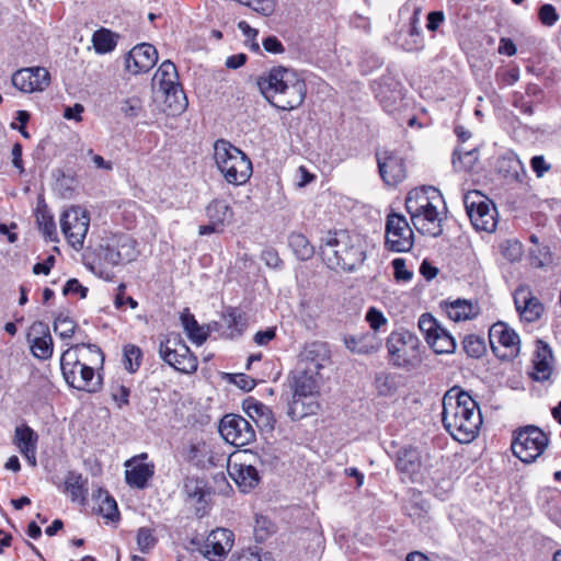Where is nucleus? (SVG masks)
Segmentation results:
<instances>
[{"mask_svg":"<svg viewBox=\"0 0 561 561\" xmlns=\"http://www.w3.org/2000/svg\"><path fill=\"white\" fill-rule=\"evenodd\" d=\"M493 353L501 359H513L519 354V336L504 322L494 323L489 330Z\"/></svg>","mask_w":561,"mask_h":561,"instance_id":"dca6fc26","label":"nucleus"},{"mask_svg":"<svg viewBox=\"0 0 561 561\" xmlns=\"http://www.w3.org/2000/svg\"><path fill=\"white\" fill-rule=\"evenodd\" d=\"M159 355L168 365L180 373L193 374L197 370V358L179 334H169L161 341Z\"/></svg>","mask_w":561,"mask_h":561,"instance_id":"9d476101","label":"nucleus"},{"mask_svg":"<svg viewBox=\"0 0 561 561\" xmlns=\"http://www.w3.org/2000/svg\"><path fill=\"white\" fill-rule=\"evenodd\" d=\"M320 253L330 268L354 271L366 260V251L362 237L346 230L328 232L322 239Z\"/></svg>","mask_w":561,"mask_h":561,"instance_id":"39448f33","label":"nucleus"},{"mask_svg":"<svg viewBox=\"0 0 561 561\" xmlns=\"http://www.w3.org/2000/svg\"><path fill=\"white\" fill-rule=\"evenodd\" d=\"M181 323L191 342L198 346L202 345L209 336L208 328L198 324L195 317L188 311V309H185L181 313Z\"/></svg>","mask_w":561,"mask_h":561,"instance_id":"c9c22d12","label":"nucleus"},{"mask_svg":"<svg viewBox=\"0 0 561 561\" xmlns=\"http://www.w3.org/2000/svg\"><path fill=\"white\" fill-rule=\"evenodd\" d=\"M13 444L27 463L35 468L37 466L38 434L26 424L19 425L14 430Z\"/></svg>","mask_w":561,"mask_h":561,"instance_id":"393cba45","label":"nucleus"},{"mask_svg":"<svg viewBox=\"0 0 561 561\" xmlns=\"http://www.w3.org/2000/svg\"><path fill=\"white\" fill-rule=\"evenodd\" d=\"M379 174L382 181L394 186L402 182L407 176V168L404 160L394 151L382 150L376 153Z\"/></svg>","mask_w":561,"mask_h":561,"instance_id":"6ab92c4d","label":"nucleus"},{"mask_svg":"<svg viewBox=\"0 0 561 561\" xmlns=\"http://www.w3.org/2000/svg\"><path fill=\"white\" fill-rule=\"evenodd\" d=\"M256 84L265 100L282 111L299 107L307 95L306 81L300 73L283 66L263 72Z\"/></svg>","mask_w":561,"mask_h":561,"instance_id":"7ed1b4c3","label":"nucleus"},{"mask_svg":"<svg viewBox=\"0 0 561 561\" xmlns=\"http://www.w3.org/2000/svg\"><path fill=\"white\" fill-rule=\"evenodd\" d=\"M59 224L68 244L76 251L81 250L90 228L89 211L78 205L70 206L60 215Z\"/></svg>","mask_w":561,"mask_h":561,"instance_id":"9b49d317","label":"nucleus"},{"mask_svg":"<svg viewBox=\"0 0 561 561\" xmlns=\"http://www.w3.org/2000/svg\"><path fill=\"white\" fill-rule=\"evenodd\" d=\"M442 422L449 435L461 444L471 443L479 434L482 415L476 400L458 388L443 397Z\"/></svg>","mask_w":561,"mask_h":561,"instance_id":"f257e3e1","label":"nucleus"},{"mask_svg":"<svg viewBox=\"0 0 561 561\" xmlns=\"http://www.w3.org/2000/svg\"><path fill=\"white\" fill-rule=\"evenodd\" d=\"M26 340L35 358L46 360L53 356L54 342L45 322L35 321L28 329Z\"/></svg>","mask_w":561,"mask_h":561,"instance_id":"aec40b11","label":"nucleus"},{"mask_svg":"<svg viewBox=\"0 0 561 561\" xmlns=\"http://www.w3.org/2000/svg\"><path fill=\"white\" fill-rule=\"evenodd\" d=\"M501 254L510 262H517L523 256V244L516 239L504 240L500 243Z\"/></svg>","mask_w":561,"mask_h":561,"instance_id":"09e8293b","label":"nucleus"},{"mask_svg":"<svg viewBox=\"0 0 561 561\" xmlns=\"http://www.w3.org/2000/svg\"><path fill=\"white\" fill-rule=\"evenodd\" d=\"M343 343L351 353L358 355L377 353L382 346L378 334L370 332L344 335Z\"/></svg>","mask_w":561,"mask_h":561,"instance_id":"a878e982","label":"nucleus"},{"mask_svg":"<svg viewBox=\"0 0 561 561\" xmlns=\"http://www.w3.org/2000/svg\"><path fill=\"white\" fill-rule=\"evenodd\" d=\"M445 15L443 11H433L430 12L427 15V24L426 27L430 31H436L439 25L444 22Z\"/></svg>","mask_w":561,"mask_h":561,"instance_id":"338daca9","label":"nucleus"},{"mask_svg":"<svg viewBox=\"0 0 561 561\" xmlns=\"http://www.w3.org/2000/svg\"><path fill=\"white\" fill-rule=\"evenodd\" d=\"M204 483L198 479H186L184 483V490L186 494L192 499H197L198 501L203 499Z\"/></svg>","mask_w":561,"mask_h":561,"instance_id":"13d9d810","label":"nucleus"},{"mask_svg":"<svg viewBox=\"0 0 561 561\" xmlns=\"http://www.w3.org/2000/svg\"><path fill=\"white\" fill-rule=\"evenodd\" d=\"M234 535L226 528L213 530L206 538L202 554L211 560L213 557L225 558L232 549Z\"/></svg>","mask_w":561,"mask_h":561,"instance_id":"b1692460","label":"nucleus"},{"mask_svg":"<svg viewBox=\"0 0 561 561\" xmlns=\"http://www.w3.org/2000/svg\"><path fill=\"white\" fill-rule=\"evenodd\" d=\"M148 455L142 453L125 461V479L128 485L137 489L146 488L154 473V465L146 462Z\"/></svg>","mask_w":561,"mask_h":561,"instance_id":"412c9836","label":"nucleus"},{"mask_svg":"<svg viewBox=\"0 0 561 561\" xmlns=\"http://www.w3.org/2000/svg\"><path fill=\"white\" fill-rule=\"evenodd\" d=\"M65 491L70 494L71 501L83 504L88 496V479L79 472L69 471L65 479Z\"/></svg>","mask_w":561,"mask_h":561,"instance_id":"e433bc0d","label":"nucleus"},{"mask_svg":"<svg viewBox=\"0 0 561 561\" xmlns=\"http://www.w3.org/2000/svg\"><path fill=\"white\" fill-rule=\"evenodd\" d=\"M158 61V51L151 44L136 45L126 56V69L138 75L149 71Z\"/></svg>","mask_w":561,"mask_h":561,"instance_id":"4be33fe9","label":"nucleus"},{"mask_svg":"<svg viewBox=\"0 0 561 561\" xmlns=\"http://www.w3.org/2000/svg\"><path fill=\"white\" fill-rule=\"evenodd\" d=\"M534 371L531 377L536 381H546L550 378L553 370V354L548 343L542 340L536 342V351L534 355Z\"/></svg>","mask_w":561,"mask_h":561,"instance_id":"bb28decb","label":"nucleus"},{"mask_svg":"<svg viewBox=\"0 0 561 561\" xmlns=\"http://www.w3.org/2000/svg\"><path fill=\"white\" fill-rule=\"evenodd\" d=\"M11 81L21 92H42L50 83V73L44 67L22 68L13 73Z\"/></svg>","mask_w":561,"mask_h":561,"instance_id":"a211bd4d","label":"nucleus"},{"mask_svg":"<svg viewBox=\"0 0 561 561\" xmlns=\"http://www.w3.org/2000/svg\"><path fill=\"white\" fill-rule=\"evenodd\" d=\"M260 461L259 455L249 449L236 451L227 458L228 473L243 492L257 485L256 463Z\"/></svg>","mask_w":561,"mask_h":561,"instance_id":"6e6552de","label":"nucleus"},{"mask_svg":"<svg viewBox=\"0 0 561 561\" xmlns=\"http://www.w3.org/2000/svg\"><path fill=\"white\" fill-rule=\"evenodd\" d=\"M152 84L157 87L159 91L167 89L172 90L179 87V76L175 65L170 60H164L154 72Z\"/></svg>","mask_w":561,"mask_h":561,"instance_id":"72a5a7b5","label":"nucleus"},{"mask_svg":"<svg viewBox=\"0 0 561 561\" xmlns=\"http://www.w3.org/2000/svg\"><path fill=\"white\" fill-rule=\"evenodd\" d=\"M92 43L98 54H107L116 47V37L107 28H100L92 35Z\"/></svg>","mask_w":561,"mask_h":561,"instance_id":"79ce46f5","label":"nucleus"},{"mask_svg":"<svg viewBox=\"0 0 561 561\" xmlns=\"http://www.w3.org/2000/svg\"><path fill=\"white\" fill-rule=\"evenodd\" d=\"M548 437L537 426H526L519 430L513 442L512 451L523 462L535 461L546 449Z\"/></svg>","mask_w":561,"mask_h":561,"instance_id":"f8f14e48","label":"nucleus"},{"mask_svg":"<svg viewBox=\"0 0 561 561\" xmlns=\"http://www.w3.org/2000/svg\"><path fill=\"white\" fill-rule=\"evenodd\" d=\"M288 242L299 260L306 261L313 256L314 248L302 233H291Z\"/></svg>","mask_w":561,"mask_h":561,"instance_id":"a19ab883","label":"nucleus"},{"mask_svg":"<svg viewBox=\"0 0 561 561\" xmlns=\"http://www.w3.org/2000/svg\"><path fill=\"white\" fill-rule=\"evenodd\" d=\"M221 437L230 445L241 447L255 440L252 424L239 414H227L219 423Z\"/></svg>","mask_w":561,"mask_h":561,"instance_id":"f3484780","label":"nucleus"},{"mask_svg":"<svg viewBox=\"0 0 561 561\" xmlns=\"http://www.w3.org/2000/svg\"><path fill=\"white\" fill-rule=\"evenodd\" d=\"M206 215L210 222L222 229L233 220V210L224 199H214L206 207Z\"/></svg>","mask_w":561,"mask_h":561,"instance_id":"f704fd0d","label":"nucleus"},{"mask_svg":"<svg viewBox=\"0 0 561 561\" xmlns=\"http://www.w3.org/2000/svg\"><path fill=\"white\" fill-rule=\"evenodd\" d=\"M330 359V351L325 343L313 342L307 345L301 353V360L305 363L304 370L319 375V370Z\"/></svg>","mask_w":561,"mask_h":561,"instance_id":"cd10ccee","label":"nucleus"},{"mask_svg":"<svg viewBox=\"0 0 561 561\" xmlns=\"http://www.w3.org/2000/svg\"><path fill=\"white\" fill-rule=\"evenodd\" d=\"M137 543L142 552H147L153 548L156 539L153 537L152 530L145 527L140 528L137 534Z\"/></svg>","mask_w":561,"mask_h":561,"instance_id":"6e6d98bb","label":"nucleus"},{"mask_svg":"<svg viewBox=\"0 0 561 561\" xmlns=\"http://www.w3.org/2000/svg\"><path fill=\"white\" fill-rule=\"evenodd\" d=\"M263 47L266 51L272 54H282L284 46L276 36H268L263 41Z\"/></svg>","mask_w":561,"mask_h":561,"instance_id":"69168bd1","label":"nucleus"},{"mask_svg":"<svg viewBox=\"0 0 561 561\" xmlns=\"http://www.w3.org/2000/svg\"><path fill=\"white\" fill-rule=\"evenodd\" d=\"M317 376L314 373L304 369L295 373L290 381L291 398L319 394V380Z\"/></svg>","mask_w":561,"mask_h":561,"instance_id":"c756f323","label":"nucleus"},{"mask_svg":"<svg viewBox=\"0 0 561 561\" xmlns=\"http://www.w3.org/2000/svg\"><path fill=\"white\" fill-rule=\"evenodd\" d=\"M244 411L257 426L270 430L274 428L275 419L267 405L251 399L244 402Z\"/></svg>","mask_w":561,"mask_h":561,"instance_id":"473e14b6","label":"nucleus"},{"mask_svg":"<svg viewBox=\"0 0 561 561\" xmlns=\"http://www.w3.org/2000/svg\"><path fill=\"white\" fill-rule=\"evenodd\" d=\"M478 161V151L476 149L463 150L457 148L454 152L453 164L456 170L469 171Z\"/></svg>","mask_w":561,"mask_h":561,"instance_id":"c03bdc74","label":"nucleus"},{"mask_svg":"<svg viewBox=\"0 0 561 561\" xmlns=\"http://www.w3.org/2000/svg\"><path fill=\"white\" fill-rule=\"evenodd\" d=\"M87 291L88 289L83 287L76 278L69 279L62 289L64 295L79 294L81 298L87 296Z\"/></svg>","mask_w":561,"mask_h":561,"instance_id":"e2e57ef3","label":"nucleus"},{"mask_svg":"<svg viewBox=\"0 0 561 561\" xmlns=\"http://www.w3.org/2000/svg\"><path fill=\"white\" fill-rule=\"evenodd\" d=\"M112 399L116 402L118 408L128 404V398L130 394L129 388L124 385L117 383L112 387L111 390Z\"/></svg>","mask_w":561,"mask_h":561,"instance_id":"4d7b16f0","label":"nucleus"},{"mask_svg":"<svg viewBox=\"0 0 561 561\" xmlns=\"http://www.w3.org/2000/svg\"><path fill=\"white\" fill-rule=\"evenodd\" d=\"M77 329V324L73 319L68 314L59 313L54 321V331L61 340H70Z\"/></svg>","mask_w":561,"mask_h":561,"instance_id":"a18cd8bd","label":"nucleus"},{"mask_svg":"<svg viewBox=\"0 0 561 561\" xmlns=\"http://www.w3.org/2000/svg\"><path fill=\"white\" fill-rule=\"evenodd\" d=\"M501 168L508 181L523 183L527 178L525 165L517 156L505 158Z\"/></svg>","mask_w":561,"mask_h":561,"instance_id":"ea45409f","label":"nucleus"},{"mask_svg":"<svg viewBox=\"0 0 561 561\" xmlns=\"http://www.w3.org/2000/svg\"><path fill=\"white\" fill-rule=\"evenodd\" d=\"M214 161L217 170L228 184H245L253 173L250 158L230 141L218 139L214 144Z\"/></svg>","mask_w":561,"mask_h":561,"instance_id":"423d86ee","label":"nucleus"},{"mask_svg":"<svg viewBox=\"0 0 561 561\" xmlns=\"http://www.w3.org/2000/svg\"><path fill=\"white\" fill-rule=\"evenodd\" d=\"M538 18L541 24L551 27L558 22L559 14L552 4L546 3L540 7L538 11Z\"/></svg>","mask_w":561,"mask_h":561,"instance_id":"603ef678","label":"nucleus"},{"mask_svg":"<svg viewBox=\"0 0 561 561\" xmlns=\"http://www.w3.org/2000/svg\"><path fill=\"white\" fill-rule=\"evenodd\" d=\"M365 321L368 323L369 328L371 329L370 333L380 332L382 329H385L388 325V319L383 314L382 311L377 309L376 307H369L366 314H365Z\"/></svg>","mask_w":561,"mask_h":561,"instance_id":"8fccbe9b","label":"nucleus"},{"mask_svg":"<svg viewBox=\"0 0 561 561\" xmlns=\"http://www.w3.org/2000/svg\"><path fill=\"white\" fill-rule=\"evenodd\" d=\"M142 352L141 350L134 345L127 344L123 348V364L126 370L129 373H135L141 364Z\"/></svg>","mask_w":561,"mask_h":561,"instance_id":"de8ad7c7","label":"nucleus"},{"mask_svg":"<svg viewBox=\"0 0 561 561\" xmlns=\"http://www.w3.org/2000/svg\"><path fill=\"white\" fill-rule=\"evenodd\" d=\"M530 167L538 178H542L551 169V164L545 160L543 156L533 157Z\"/></svg>","mask_w":561,"mask_h":561,"instance_id":"052dcab7","label":"nucleus"},{"mask_svg":"<svg viewBox=\"0 0 561 561\" xmlns=\"http://www.w3.org/2000/svg\"><path fill=\"white\" fill-rule=\"evenodd\" d=\"M98 504V512L106 519L114 520L118 517V508L116 501L106 491H99L95 499Z\"/></svg>","mask_w":561,"mask_h":561,"instance_id":"37998d69","label":"nucleus"},{"mask_svg":"<svg viewBox=\"0 0 561 561\" xmlns=\"http://www.w3.org/2000/svg\"><path fill=\"white\" fill-rule=\"evenodd\" d=\"M392 267L394 271V277L397 280H410L412 278V273L407 268L405 260L402 257H397L392 261Z\"/></svg>","mask_w":561,"mask_h":561,"instance_id":"bf43d9fd","label":"nucleus"},{"mask_svg":"<svg viewBox=\"0 0 561 561\" xmlns=\"http://www.w3.org/2000/svg\"><path fill=\"white\" fill-rule=\"evenodd\" d=\"M261 259L272 268H279L283 264L277 251L272 248L264 250L261 254Z\"/></svg>","mask_w":561,"mask_h":561,"instance_id":"680f3d73","label":"nucleus"},{"mask_svg":"<svg viewBox=\"0 0 561 561\" xmlns=\"http://www.w3.org/2000/svg\"><path fill=\"white\" fill-rule=\"evenodd\" d=\"M275 329L268 328L264 331H259L254 335V342L257 345H266L268 342H271L275 337Z\"/></svg>","mask_w":561,"mask_h":561,"instance_id":"774afa93","label":"nucleus"},{"mask_svg":"<svg viewBox=\"0 0 561 561\" xmlns=\"http://www.w3.org/2000/svg\"><path fill=\"white\" fill-rule=\"evenodd\" d=\"M225 320L229 328H233L230 332V336L234 337L242 333L243 330V322H242V316L238 313L236 310H230L226 316Z\"/></svg>","mask_w":561,"mask_h":561,"instance_id":"5fc2aeb1","label":"nucleus"},{"mask_svg":"<svg viewBox=\"0 0 561 561\" xmlns=\"http://www.w3.org/2000/svg\"><path fill=\"white\" fill-rule=\"evenodd\" d=\"M141 101L137 96L123 100L121 105L122 113L127 117H136L141 111Z\"/></svg>","mask_w":561,"mask_h":561,"instance_id":"864d4df0","label":"nucleus"},{"mask_svg":"<svg viewBox=\"0 0 561 561\" xmlns=\"http://www.w3.org/2000/svg\"><path fill=\"white\" fill-rule=\"evenodd\" d=\"M514 304L522 320L535 322L542 312L543 306L528 286L522 285L514 291Z\"/></svg>","mask_w":561,"mask_h":561,"instance_id":"5701e85b","label":"nucleus"},{"mask_svg":"<svg viewBox=\"0 0 561 561\" xmlns=\"http://www.w3.org/2000/svg\"><path fill=\"white\" fill-rule=\"evenodd\" d=\"M164 95L163 103L165 105V111L170 115L181 114L187 106L186 96L181 88V85L175 87L174 89H167L161 91Z\"/></svg>","mask_w":561,"mask_h":561,"instance_id":"58836bf2","label":"nucleus"},{"mask_svg":"<svg viewBox=\"0 0 561 561\" xmlns=\"http://www.w3.org/2000/svg\"><path fill=\"white\" fill-rule=\"evenodd\" d=\"M419 329L436 354H453L455 352L456 341L454 336L432 314L423 313L420 317Z\"/></svg>","mask_w":561,"mask_h":561,"instance_id":"2eb2a0df","label":"nucleus"},{"mask_svg":"<svg viewBox=\"0 0 561 561\" xmlns=\"http://www.w3.org/2000/svg\"><path fill=\"white\" fill-rule=\"evenodd\" d=\"M126 286L121 284L118 287V293L115 297L114 304L116 308H122L125 304H128L131 309L137 308L138 302L133 297H125Z\"/></svg>","mask_w":561,"mask_h":561,"instance_id":"0e129e2a","label":"nucleus"},{"mask_svg":"<svg viewBox=\"0 0 561 561\" xmlns=\"http://www.w3.org/2000/svg\"><path fill=\"white\" fill-rule=\"evenodd\" d=\"M386 347L389 363L397 368L412 370L419 368L423 362L422 343L409 330L392 331L386 340Z\"/></svg>","mask_w":561,"mask_h":561,"instance_id":"0eeeda50","label":"nucleus"},{"mask_svg":"<svg viewBox=\"0 0 561 561\" xmlns=\"http://www.w3.org/2000/svg\"><path fill=\"white\" fill-rule=\"evenodd\" d=\"M465 207L476 230L493 232L497 226V210L493 202L479 191L468 192Z\"/></svg>","mask_w":561,"mask_h":561,"instance_id":"1a4fd4ad","label":"nucleus"},{"mask_svg":"<svg viewBox=\"0 0 561 561\" xmlns=\"http://www.w3.org/2000/svg\"><path fill=\"white\" fill-rule=\"evenodd\" d=\"M445 203L440 192L433 186L411 190L405 198V209L414 228L423 236L438 237L443 232V214Z\"/></svg>","mask_w":561,"mask_h":561,"instance_id":"20e7f679","label":"nucleus"},{"mask_svg":"<svg viewBox=\"0 0 561 561\" xmlns=\"http://www.w3.org/2000/svg\"><path fill=\"white\" fill-rule=\"evenodd\" d=\"M138 255L137 242L128 234H112L100 245V256L113 266L130 263Z\"/></svg>","mask_w":561,"mask_h":561,"instance_id":"ddd939ff","label":"nucleus"},{"mask_svg":"<svg viewBox=\"0 0 561 561\" xmlns=\"http://www.w3.org/2000/svg\"><path fill=\"white\" fill-rule=\"evenodd\" d=\"M465 352L473 358H479L485 353L484 340L477 335H468L462 341Z\"/></svg>","mask_w":561,"mask_h":561,"instance_id":"3c124183","label":"nucleus"},{"mask_svg":"<svg viewBox=\"0 0 561 561\" xmlns=\"http://www.w3.org/2000/svg\"><path fill=\"white\" fill-rule=\"evenodd\" d=\"M104 355L94 344H76L67 348L60 357V368L65 381L72 388L96 392L101 389L102 378L95 369L103 366Z\"/></svg>","mask_w":561,"mask_h":561,"instance_id":"f03ea898","label":"nucleus"},{"mask_svg":"<svg viewBox=\"0 0 561 561\" xmlns=\"http://www.w3.org/2000/svg\"><path fill=\"white\" fill-rule=\"evenodd\" d=\"M318 397L319 394L291 398L287 411L288 416L293 421H298L306 416L317 414L320 409Z\"/></svg>","mask_w":561,"mask_h":561,"instance_id":"2f4dec72","label":"nucleus"},{"mask_svg":"<svg viewBox=\"0 0 561 561\" xmlns=\"http://www.w3.org/2000/svg\"><path fill=\"white\" fill-rule=\"evenodd\" d=\"M442 307L447 317L454 322L471 320L480 313L478 304L468 299L447 300L442 304Z\"/></svg>","mask_w":561,"mask_h":561,"instance_id":"c85d7f7f","label":"nucleus"},{"mask_svg":"<svg viewBox=\"0 0 561 561\" xmlns=\"http://www.w3.org/2000/svg\"><path fill=\"white\" fill-rule=\"evenodd\" d=\"M413 230L403 215L391 213L387 216L385 247L396 253L408 252L414 242Z\"/></svg>","mask_w":561,"mask_h":561,"instance_id":"4468645a","label":"nucleus"},{"mask_svg":"<svg viewBox=\"0 0 561 561\" xmlns=\"http://www.w3.org/2000/svg\"><path fill=\"white\" fill-rule=\"evenodd\" d=\"M36 220L44 237L50 241H57V230L53 216L46 209H37Z\"/></svg>","mask_w":561,"mask_h":561,"instance_id":"49530a36","label":"nucleus"},{"mask_svg":"<svg viewBox=\"0 0 561 561\" xmlns=\"http://www.w3.org/2000/svg\"><path fill=\"white\" fill-rule=\"evenodd\" d=\"M420 466L421 457L416 448L409 446L398 451L396 467L399 471L412 474L420 469Z\"/></svg>","mask_w":561,"mask_h":561,"instance_id":"4c0bfd02","label":"nucleus"},{"mask_svg":"<svg viewBox=\"0 0 561 561\" xmlns=\"http://www.w3.org/2000/svg\"><path fill=\"white\" fill-rule=\"evenodd\" d=\"M376 95L382 104L383 108L391 113L397 110L402 101L401 84L390 78H385L376 90Z\"/></svg>","mask_w":561,"mask_h":561,"instance_id":"7c9ffc66","label":"nucleus"}]
</instances>
